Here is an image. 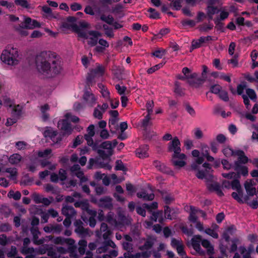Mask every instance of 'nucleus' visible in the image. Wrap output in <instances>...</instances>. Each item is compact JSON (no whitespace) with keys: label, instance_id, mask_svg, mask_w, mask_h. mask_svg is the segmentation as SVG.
<instances>
[{"label":"nucleus","instance_id":"obj_58","mask_svg":"<svg viewBox=\"0 0 258 258\" xmlns=\"http://www.w3.org/2000/svg\"><path fill=\"white\" fill-rule=\"evenodd\" d=\"M81 197V194L78 192H74L73 196H67L65 198L66 202L67 203H73L75 202L74 198H80Z\"/></svg>","mask_w":258,"mask_h":258},{"label":"nucleus","instance_id":"obj_32","mask_svg":"<svg viewBox=\"0 0 258 258\" xmlns=\"http://www.w3.org/2000/svg\"><path fill=\"white\" fill-rule=\"evenodd\" d=\"M204 81V79L201 78H198L197 76L196 78L190 79V80L188 81V83L190 86L198 88L203 84Z\"/></svg>","mask_w":258,"mask_h":258},{"label":"nucleus","instance_id":"obj_61","mask_svg":"<svg viewBox=\"0 0 258 258\" xmlns=\"http://www.w3.org/2000/svg\"><path fill=\"white\" fill-rule=\"evenodd\" d=\"M8 196L13 198L15 200H19L21 197V194L20 192L18 191L14 192V191L11 190L8 194Z\"/></svg>","mask_w":258,"mask_h":258},{"label":"nucleus","instance_id":"obj_12","mask_svg":"<svg viewBox=\"0 0 258 258\" xmlns=\"http://www.w3.org/2000/svg\"><path fill=\"white\" fill-rule=\"evenodd\" d=\"M89 1L91 4H94L93 8L89 5L87 6L84 9V12L86 14L91 16H94L95 15H100L102 11L101 8L99 7H98L96 5H95L96 0Z\"/></svg>","mask_w":258,"mask_h":258},{"label":"nucleus","instance_id":"obj_1","mask_svg":"<svg viewBox=\"0 0 258 258\" xmlns=\"http://www.w3.org/2000/svg\"><path fill=\"white\" fill-rule=\"evenodd\" d=\"M36 65L38 70L41 73L56 75L62 70L60 60L55 53L43 51L36 55Z\"/></svg>","mask_w":258,"mask_h":258},{"label":"nucleus","instance_id":"obj_25","mask_svg":"<svg viewBox=\"0 0 258 258\" xmlns=\"http://www.w3.org/2000/svg\"><path fill=\"white\" fill-rule=\"evenodd\" d=\"M137 196L139 198H142L144 200L147 201H152L154 198V195L152 191L149 192L147 190H145L138 192Z\"/></svg>","mask_w":258,"mask_h":258},{"label":"nucleus","instance_id":"obj_38","mask_svg":"<svg viewBox=\"0 0 258 258\" xmlns=\"http://www.w3.org/2000/svg\"><path fill=\"white\" fill-rule=\"evenodd\" d=\"M236 230V228L233 225H231L228 227L225 232L223 234V237L226 241H228L230 238V235H232Z\"/></svg>","mask_w":258,"mask_h":258},{"label":"nucleus","instance_id":"obj_50","mask_svg":"<svg viewBox=\"0 0 258 258\" xmlns=\"http://www.w3.org/2000/svg\"><path fill=\"white\" fill-rule=\"evenodd\" d=\"M224 155L226 157H231L232 156H235L236 150L234 151L229 147H225L222 151Z\"/></svg>","mask_w":258,"mask_h":258},{"label":"nucleus","instance_id":"obj_62","mask_svg":"<svg viewBox=\"0 0 258 258\" xmlns=\"http://www.w3.org/2000/svg\"><path fill=\"white\" fill-rule=\"evenodd\" d=\"M47 255L51 258H58L59 255L57 254V252L52 248L51 247H48V250H47Z\"/></svg>","mask_w":258,"mask_h":258},{"label":"nucleus","instance_id":"obj_22","mask_svg":"<svg viewBox=\"0 0 258 258\" xmlns=\"http://www.w3.org/2000/svg\"><path fill=\"white\" fill-rule=\"evenodd\" d=\"M255 185L254 179H250L245 181L244 184L245 188L248 195L253 196L256 193V188L254 186Z\"/></svg>","mask_w":258,"mask_h":258},{"label":"nucleus","instance_id":"obj_15","mask_svg":"<svg viewBox=\"0 0 258 258\" xmlns=\"http://www.w3.org/2000/svg\"><path fill=\"white\" fill-rule=\"evenodd\" d=\"M168 150L169 151H173V154H181L180 143L177 137H174L169 143Z\"/></svg>","mask_w":258,"mask_h":258},{"label":"nucleus","instance_id":"obj_9","mask_svg":"<svg viewBox=\"0 0 258 258\" xmlns=\"http://www.w3.org/2000/svg\"><path fill=\"white\" fill-rule=\"evenodd\" d=\"M22 108V106L19 105H14L12 112L14 117L7 119V121L6 123L7 126L12 125L16 122L17 118L21 114Z\"/></svg>","mask_w":258,"mask_h":258},{"label":"nucleus","instance_id":"obj_48","mask_svg":"<svg viewBox=\"0 0 258 258\" xmlns=\"http://www.w3.org/2000/svg\"><path fill=\"white\" fill-rule=\"evenodd\" d=\"M232 197L235 200H236L238 202L240 203H243L242 201V190L237 191V192H233L232 194Z\"/></svg>","mask_w":258,"mask_h":258},{"label":"nucleus","instance_id":"obj_24","mask_svg":"<svg viewBox=\"0 0 258 258\" xmlns=\"http://www.w3.org/2000/svg\"><path fill=\"white\" fill-rule=\"evenodd\" d=\"M99 206L101 208L111 209L113 207L112 199L109 197H105L100 199Z\"/></svg>","mask_w":258,"mask_h":258},{"label":"nucleus","instance_id":"obj_4","mask_svg":"<svg viewBox=\"0 0 258 258\" xmlns=\"http://www.w3.org/2000/svg\"><path fill=\"white\" fill-rule=\"evenodd\" d=\"M76 33L78 34V36L84 39H88V44L91 46H95L98 41V38L101 36L100 33L96 31H90L87 32L84 29L77 28L75 30Z\"/></svg>","mask_w":258,"mask_h":258},{"label":"nucleus","instance_id":"obj_29","mask_svg":"<svg viewBox=\"0 0 258 258\" xmlns=\"http://www.w3.org/2000/svg\"><path fill=\"white\" fill-rule=\"evenodd\" d=\"M212 4L213 3L210 1L207 9V14L210 19H212L213 15L218 12L217 8L212 6Z\"/></svg>","mask_w":258,"mask_h":258},{"label":"nucleus","instance_id":"obj_53","mask_svg":"<svg viewBox=\"0 0 258 258\" xmlns=\"http://www.w3.org/2000/svg\"><path fill=\"white\" fill-rule=\"evenodd\" d=\"M100 19L109 24H112L113 22V18L111 15L106 16L102 14L100 16Z\"/></svg>","mask_w":258,"mask_h":258},{"label":"nucleus","instance_id":"obj_63","mask_svg":"<svg viewBox=\"0 0 258 258\" xmlns=\"http://www.w3.org/2000/svg\"><path fill=\"white\" fill-rule=\"evenodd\" d=\"M219 97L225 102L229 101V96L227 91L225 90H222L218 94Z\"/></svg>","mask_w":258,"mask_h":258},{"label":"nucleus","instance_id":"obj_6","mask_svg":"<svg viewBox=\"0 0 258 258\" xmlns=\"http://www.w3.org/2000/svg\"><path fill=\"white\" fill-rule=\"evenodd\" d=\"M75 226V231L76 233L79 234L82 237H86L87 236H91L92 234V232L88 229L85 228L83 226V222L80 220H76L74 223Z\"/></svg>","mask_w":258,"mask_h":258},{"label":"nucleus","instance_id":"obj_17","mask_svg":"<svg viewBox=\"0 0 258 258\" xmlns=\"http://www.w3.org/2000/svg\"><path fill=\"white\" fill-rule=\"evenodd\" d=\"M202 236L200 235L194 236L191 239V245L194 249L201 255L204 254V251L202 250L200 244H202Z\"/></svg>","mask_w":258,"mask_h":258},{"label":"nucleus","instance_id":"obj_42","mask_svg":"<svg viewBox=\"0 0 258 258\" xmlns=\"http://www.w3.org/2000/svg\"><path fill=\"white\" fill-rule=\"evenodd\" d=\"M219 11L220 15L219 17L218 18V20L223 21L228 17L229 12L225 7L221 8Z\"/></svg>","mask_w":258,"mask_h":258},{"label":"nucleus","instance_id":"obj_37","mask_svg":"<svg viewBox=\"0 0 258 258\" xmlns=\"http://www.w3.org/2000/svg\"><path fill=\"white\" fill-rule=\"evenodd\" d=\"M151 219L154 222L158 221L159 222L162 223L163 220L162 212L158 211L153 213L151 216Z\"/></svg>","mask_w":258,"mask_h":258},{"label":"nucleus","instance_id":"obj_47","mask_svg":"<svg viewBox=\"0 0 258 258\" xmlns=\"http://www.w3.org/2000/svg\"><path fill=\"white\" fill-rule=\"evenodd\" d=\"M13 240L11 237H7L5 234L0 235V244L5 246L9 243H11Z\"/></svg>","mask_w":258,"mask_h":258},{"label":"nucleus","instance_id":"obj_59","mask_svg":"<svg viewBox=\"0 0 258 258\" xmlns=\"http://www.w3.org/2000/svg\"><path fill=\"white\" fill-rule=\"evenodd\" d=\"M115 169L116 170H121L123 171H125L127 170L126 167L124 165L121 160H117L116 161Z\"/></svg>","mask_w":258,"mask_h":258},{"label":"nucleus","instance_id":"obj_44","mask_svg":"<svg viewBox=\"0 0 258 258\" xmlns=\"http://www.w3.org/2000/svg\"><path fill=\"white\" fill-rule=\"evenodd\" d=\"M154 243L151 239H147L144 245L139 246V249L142 251L148 250L150 249L153 245Z\"/></svg>","mask_w":258,"mask_h":258},{"label":"nucleus","instance_id":"obj_40","mask_svg":"<svg viewBox=\"0 0 258 258\" xmlns=\"http://www.w3.org/2000/svg\"><path fill=\"white\" fill-rule=\"evenodd\" d=\"M93 137L84 135V138L86 140L88 145L91 147L93 150H96L98 148V145L97 143L94 142L92 139Z\"/></svg>","mask_w":258,"mask_h":258},{"label":"nucleus","instance_id":"obj_8","mask_svg":"<svg viewBox=\"0 0 258 258\" xmlns=\"http://www.w3.org/2000/svg\"><path fill=\"white\" fill-rule=\"evenodd\" d=\"M30 243V240L29 238H25L23 240V245L21 250V252L24 254H28L26 258H35V255L33 254L34 251L33 247H28V245Z\"/></svg>","mask_w":258,"mask_h":258},{"label":"nucleus","instance_id":"obj_34","mask_svg":"<svg viewBox=\"0 0 258 258\" xmlns=\"http://www.w3.org/2000/svg\"><path fill=\"white\" fill-rule=\"evenodd\" d=\"M182 72L184 76L186 77V79L188 80V81L190 80V79L196 78L198 76V74L196 73H194L191 74H189L190 73V71L187 67L183 68L182 69Z\"/></svg>","mask_w":258,"mask_h":258},{"label":"nucleus","instance_id":"obj_14","mask_svg":"<svg viewBox=\"0 0 258 258\" xmlns=\"http://www.w3.org/2000/svg\"><path fill=\"white\" fill-rule=\"evenodd\" d=\"M83 98L86 103L90 107H93L96 103L97 98L95 95L90 91H85Z\"/></svg>","mask_w":258,"mask_h":258},{"label":"nucleus","instance_id":"obj_10","mask_svg":"<svg viewBox=\"0 0 258 258\" xmlns=\"http://www.w3.org/2000/svg\"><path fill=\"white\" fill-rule=\"evenodd\" d=\"M171 245L173 248L176 249L179 255L182 257L185 256L184 245L181 239L172 238L171 240Z\"/></svg>","mask_w":258,"mask_h":258},{"label":"nucleus","instance_id":"obj_16","mask_svg":"<svg viewBox=\"0 0 258 258\" xmlns=\"http://www.w3.org/2000/svg\"><path fill=\"white\" fill-rule=\"evenodd\" d=\"M30 231L33 236V242L34 244L39 245L44 243L45 240L44 238L38 239L40 232L37 227H32Z\"/></svg>","mask_w":258,"mask_h":258},{"label":"nucleus","instance_id":"obj_45","mask_svg":"<svg viewBox=\"0 0 258 258\" xmlns=\"http://www.w3.org/2000/svg\"><path fill=\"white\" fill-rule=\"evenodd\" d=\"M6 172L9 174L8 176L11 179H16L17 175V170L15 168H8L6 170Z\"/></svg>","mask_w":258,"mask_h":258},{"label":"nucleus","instance_id":"obj_33","mask_svg":"<svg viewBox=\"0 0 258 258\" xmlns=\"http://www.w3.org/2000/svg\"><path fill=\"white\" fill-rule=\"evenodd\" d=\"M98 87L100 89L102 97L106 100H110V92L107 88L102 84H99Z\"/></svg>","mask_w":258,"mask_h":258},{"label":"nucleus","instance_id":"obj_18","mask_svg":"<svg viewBox=\"0 0 258 258\" xmlns=\"http://www.w3.org/2000/svg\"><path fill=\"white\" fill-rule=\"evenodd\" d=\"M40 24L35 20H32L30 18H25L24 21L21 23V27H25V29H33L36 27H39Z\"/></svg>","mask_w":258,"mask_h":258},{"label":"nucleus","instance_id":"obj_57","mask_svg":"<svg viewBox=\"0 0 258 258\" xmlns=\"http://www.w3.org/2000/svg\"><path fill=\"white\" fill-rule=\"evenodd\" d=\"M222 90V87L218 84L212 85L210 88L211 93L217 95H218Z\"/></svg>","mask_w":258,"mask_h":258},{"label":"nucleus","instance_id":"obj_36","mask_svg":"<svg viewBox=\"0 0 258 258\" xmlns=\"http://www.w3.org/2000/svg\"><path fill=\"white\" fill-rule=\"evenodd\" d=\"M48 245L44 244L37 248H34V251L33 252V254H34L35 256L38 254H43L46 253L47 250H48Z\"/></svg>","mask_w":258,"mask_h":258},{"label":"nucleus","instance_id":"obj_54","mask_svg":"<svg viewBox=\"0 0 258 258\" xmlns=\"http://www.w3.org/2000/svg\"><path fill=\"white\" fill-rule=\"evenodd\" d=\"M15 4L23 8L28 9L30 8V5L26 0H15Z\"/></svg>","mask_w":258,"mask_h":258},{"label":"nucleus","instance_id":"obj_41","mask_svg":"<svg viewBox=\"0 0 258 258\" xmlns=\"http://www.w3.org/2000/svg\"><path fill=\"white\" fill-rule=\"evenodd\" d=\"M21 159L22 157L20 154H13L10 157L9 161L12 164H17L21 161Z\"/></svg>","mask_w":258,"mask_h":258},{"label":"nucleus","instance_id":"obj_5","mask_svg":"<svg viewBox=\"0 0 258 258\" xmlns=\"http://www.w3.org/2000/svg\"><path fill=\"white\" fill-rule=\"evenodd\" d=\"M111 233L112 232L110 229L103 232L102 236L103 239L106 241L103 242L101 246L97 248L96 251L98 253H104L107 251L108 250L109 247H111L113 248L116 247L115 244L112 240H106L109 238Z\"/></svg>","mask_w":258,"mask_h":258},{"label":"nucleus","instance_id":"obj_30","mask_svg":"<svg viewBox=\"0 0 258 258\" xmlns=\"http://www.w3.org/2000/svg\"><path fill=\"white\" fill-rule=\"evenodd\" d=\"M105 72V68L102 65L97 64L96 68L93 69L91 72V75L94 76H102Z\"/></svg>","mask_w":258,"mask_h":258},{"label":"nucleus","instance_id":"obj_31","mask_svg":"<svg viewBox=\"0 0 258 258\" xmlns=\"http://www.w3.org/2000/svg\"><path fill=\"white\" fill-rule=\"evenodd\" d=\"M208 188L211 191H216L217 194L220 197L223 196V193L221 189L220 185L217 183L209 184L208 185Z\"/></svg>","mask_w":258,"mask_h":258},{"label":"nucleus","instance_id":"obj_55","mask_svg":"<svg viewBox=\"0 0 258 258\" xmlns=\"http://www.w3.org/2000/svg\"><path fill=\"white\" fill-rule=\"evenodd\" d=\"M164 64V63H160L158 64H156L153 66V67L148 69V70L147 71V72L148 74H152L155 71L162 68Z\"/></svg>","mask_w":258,"mask_h":258},{"label":"nucleus","instance_id":"obj_11","mask_svg":"<svg viewBox=\"0 0 258 258\" xmlns=\"http://www.w3.org/2000/svg\"><path fill=\"white\" fill-rule=\"evenodd\" d=\"M189 216L188 217V220L192 222L195 223L196 222L197 220V215L200 214L201 216L203 218L206 217V213L202 210H200L199 209L194 207L192 206H189Z\"/></svg>","mask_w":258,"mask_h":258},{"label":"nucleus","instance_id":"obj_26","mask_svg":"<svg viewBox=\"0 0 258 258\" xmlns=\"http://www.w3.org/2000/svg\"><path fill=\"white\" fill-rule=\"evenodd\" d=\"M117 141L114 140L112 142L107 141L103 142L101 145V147L104 150H106L108 151H111L113 153V149L117 145Z\"/></svg>","mask_w":258,"mask_h":258},{"label":"nucleus","instance_id":"obj_20","mask_svg":"<svg viewBox=\"0 0 258 258\" xmlns=\"http://www.w3.org/2000/svg\"><path fill=\"white\" fill-rule=\"evenodd\" d=\"M235 156H237V160L235 162L234 166L239 165L240 164H246L248 161V158L245 155L244 152L240 150H236Z\"/></svg>","mask_w":258,"mask_h":258},{"label":"nucleus","instance_id":"obj_3","mask_svg":"<svg viewBox=\"0 0 258 258\" xmlns=\"http://www.w3.org/2000/svg\"><path fill=\"white\" fill-rule=\"evenodd\" d=\"M2 61L9 66L17 65L20 60L18 48L9 45L3 51L1 55Z\"/></svg>","mask_w":258,"mask_h":258},{"label":"nucleus","instance_id":"obj_23","mask_svg":"<svg viewBox=\"0 0 258 258\" xmlns=\"http://www.w3.org/2000/svg\"><path fill=\"white\" fill-rule=\"evenodd\" d=\"M212 40L211 36H208L206 37H201L199 39L194 40L191 43V46L193 49L200 47L203 44Z\"/></svg>","mask_w":258,"mask_h":258},{"label":"nucleus","instance_id":"obj_49","mask_svg":"<svg viewBox=\"0 0 258 258\" xmlns=\"http://www.w3.org/2000/svg\"><path fill=\"white\" fill-rule=\"evenodd\" d=\"M98 154L103 159H106L112 155V153L111 151H108L106 150H98Z\"/></svg>","mask_w":258,"mask_h":258},{"label":"nucleus","instance_id":"obj_39","mask_svg":"<svg viewBox=\"0 0 258 258\" xmlns=\"http://www.w3.org/2000/svg\"><path fill=\"white\" fill-rule=\"evenodd\" d=\"M49 110V106L47 104L42 106L40 108V110L42 113V117L44 121H46L49 118V114L46 113V111H48Z\"/></svg>","mask_w":258,"mask_h":258},{"label":"nucleus","instance_id":"obj_64","mask_svg":"<svg viewBox=\"0 0 258 258\" xmlns=\"http://www.w3.org/2000/svg\"><path fill=\"white\" fill-rule=\"evenodd\" d=\"M123 255L125 258H140L141 257V253L140 252L132 254V252L129 251L125 252Z\"/></svg>","mask_w":258,"mask_h":258},{"label":"nucleus","instance_id":"obj_27","mask_svg":"<svg viewBox=\"0 0 258 258\" xmlns=\"http://www.w3.org/2000/svg\"><path fill=\"white\" fill-rule=\"evenodd\" d=\"M234 170L237 172L236 174H238V176H236L237 178H240V175L246 176L248 175V168L245 166L241 165L234 166Z\"/></svg>","mask_w":258,"mask_h":258},{"label":"nucleus","instance_id":"obj_43","mask_svg":"<svg viewBox=\"0 0 258 258\" xmlns=\"http://www.w3.org/2000/svg\"><path fill=\"white\" fill-rule=\"evenodd\" d=\"M106 221L110 224L116 226H118V224H116L117 220L114 218V213L110 212L107 215Z\"/></svg>","mask_w":258,"mask_h":258},{"label":"nucleus","instance_id":"obj_52","mask_svg":"<svg viewBox=\"0 0 258 258\" xmlns=\"http://www.w3.org/2000/svg\"><path fill=\"white\" fill-rule=\"evenodd\" d=\"M56 131H53L51 129H48L44 131V136L45 137H49L52 140H54V137L57 135Z\"/></svg>","mask_w":258,"mask_h":258},{"label":"nucleus","instance_id":"obj_56","mask_svg":"<svg viewBox=\"0 0 258 258\" xmlns=\"http://www.w3.org/2000/svg\"><path fill=\"white\" fill-rule=\"evenodd\" d=\"M104 112L97 106L94 110L93 116L95 118L98 119L102 118L103 113Z\"/></svg>","mask_w":258,"mask_h":258},{"label":"nucleus","instance_id":"obj_7","mask_svg":"<svg viewBox=\"0 0 258 258\" xmlns=\"http://www.w3.org/2000/svg\"><path fill=\"white\" fill-rule=\"evenodd\" d=\"M186 156L183 154H173L172 163L176 168H181L186 164Z\"/></svg>","mask_w":258,"mask_h":258},{"label":"nucleus","instance_id":"obj_2","mask_svg":"<svg viewBox=\"0 0 258 258\" xmlns=\"http://www.w3.org/2000/svg\"><path fill=\"white\" fill-rule=\"evenodd\" d=\"M192 155L195 157H198L196 162L191 165V168L194 170H197V177L199 179H203L207 173L211 170L210 165L209 163H205L202 166L204 159L203 157H199L200 152L198 150H194L192 151Z\"/></svg>","mask_w":258,"mask_h":258},{"label":"nucleus","instance_id":"obj_13","mask_svg":"<svg viewBox=\"0 0 258 258\" xmlns=\"http://www.w3.org/2000/svg\"><path fill=\"white\" fill-rule=\"evenodd\" d=\"M58 127L64 135H70L73 130L71 124L66 119L60 120L58 122Z\"/></svg>","mask_w":258,"mask_h":258},{"label":"nucleus","instance_id":"obj_35","mask_svg":"<svg viewBox=\"0 0 258 258\" xmlns=\"http://www.w3.org/2000/svg\"><path fill=\"white\" fill-rule=\"evenodd\" d=\"M202 245L204 248L207 249L209 254H212L214 253V247L209 241L206 239L202 240Z\"/></svg>","mask_w":258,"mask_h":258},{"label":"nucleus","instance_id":"obj_28","mask_svg":"<svg viewBox=\"0 0 258 258\" xmlns=\"http://www.w3.org/2000/svg\"><path fill=\"white\" fill-rule=\"evenodd\" d=\"M62 213L67 217H73L76 214V212L73 207L64 206L62 209Z\"/></svg>","mask_w":258,"mask_h":258},{"label":"nucleus","instance_id":"obj_51","mask_svg":"<svg viewBox=\"0 0 258 258\" xmlns=\"http://www.w3.org/2000/svg\"><path fill=\"white\" fill-rule=\"evenodd\" d=\"M231 187L234 190L239 191L241 190V186L240 184L238 178H234L231 183Z\"/></svg>","mask_w":258,"mask_h":258},{"label":"nucleus","instance_id":"obj_46","mask_svg":"<svg viewBox=\"0 0 258 258\" xmlns=\"http://www.w3.org/2000/svg\"><path fill=\"white\" fill-rule=\"evenodd\" d=\"M79 252L81 254H84L85 252L86 247L87 245V242L86 240L82 239L79 242Z\"/></svg>","mask_w":258,"mask_h":258},{"label":"nucleus","instance_id":"obj_19","mask_svg":"<svg viewBox=\"0 0 258 258\" xmlns=\"http://www.w3.org/2000/svg\"><path fill=\"white\" fill-rule=\"evenodd\" d=\"M116 224H118V226L116 227L121 230H122V228L125 225H128L131 224L130 218L125 217L121 213H119L118 216Z\"/></svg>","mask_w":258,"mask_h":258},{"label":"nucleus","instance_id":"obj_21","mask_svg":"<svg viewBox=\"0 0 258 258\" xmlns=\"http://www.w3.org/2000/svg\"><path fill=\"white\" fill-rule=\"evenodd\" d=\"M148 151L149 147L148 145H142L136 149V155L140 158H147L149 156Z\"/></svg>","mask_w":258,"mask_h":258},{"label":"nucleus","instance_id":"obj_60","mask_svg":"<svg viewBox=\"0 0 258 258\" xmlns=\"http://www.w3.org/2000/svg\"><path fill=\"white\" fill-rule=\"evenodd\" d=\"M149 17L152 19H158L159 18V14L158 12L152 8H150L148 10Z\"/></svg>","mask_w":258,"mask_h":258}]
</instances>
